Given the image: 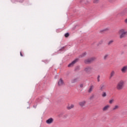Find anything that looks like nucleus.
<instances>
[{
	"mask_svg": "<svg viewBox=\"0 0 127 127\" xmlns=\"http://www.w3.org/2000/svg\"><path fill=\"white\" fill-rule=\"evenodd\" d=\"M108 57H109V55H106L104 57V59H105V60H106V59H107Z\"/></svg>",
	"mask_w": 127,
	"mask_h": 127,
	"instance_id": "5701e85b",
	"label": "nucleus"
},
{
	"mask_svg": "<svg viewBox=\"0 0 127 127\" xmlns=\"http://www.w3.org/2000/svg\"><path fill=\"white\" fill-rule=\"evenodd\" d=\"M124 86H125V81H124V80H121L117 84L116 88L117 90H118L119 91H121V90H123V89H124Z\"/></svg>",
	"mask_w": 127,
	"mask_h": 127,
	"instance_id": "f03ea898",
	"label": "nucleus"
},
{
	"mask_svg": "<svg viewBox=\"0 0 127 127\" xmlns=\"http://www.w3.org/2000/svg\"><path fill=\"white\" fill-rule=\"evenodd\" d=\"M115 74H116V72H115L114 70H112L110 73V79H111V78H113V77L115 76Z\"/></svg>",
	"mask_w": 127,
	"mask_h": 127,
	"instance_id": "ddd939ff",
	"label": "nucleus"
},
{
	"mask_svg": "<svg viewBox=\"0 0 127 127\" xmlns=\"http://www.w3.org/2000/svg\"><path fill=\"white\" fill-rule=\"evenodd\" d=\"M20 56H21L22 57L23 56V55H22V54L21 53V52L20 53Z\"/></svg>",
	"mask_w": 127,
	"mask_h": 127,
	"instance_id": "cd10ccee",
	"label": "nucleus"
},
{
	"mask_svg": "<svg viewBox=\"0 0 127 127\" xmlns=\"http://www.w3.org/2000/svg\"><path fill=\"white\" fill-rule=\"evenodd\" d=\"M111 106H110L109 105H107L103 107V108L102 109V111H103V112H106L108 111V110H109Z\"/></svg>",
	"mask_w": 127,
	"mask_h": 127,
	"instance_id": "0eeeda50",
	"label": "nucleus"
},
{
	"mask_svg": "<svg viewBox=\"0 0 127 127\" xmlns=\"http://www.w3.org/2000/svg\"><path fill=\"white\" fill-rule=\"evenodd\" d=\"M113 43H114V40H110L109 41L108 45H111V44H113Z\"/></svg>",
	"mask_w": 127,
	"mask_h": 127,
	"instance_id": "6ab92c4d",
	"label": "nucleus"
},
{
	"mask_svg": "<svg viewBox=\"0 0 127 127\" xmlns=\"http://www.w3.org/2000/svg\"><path fill=\"white\" fill-rule=\"evenodd\" d=\"M83 87H84V85H83V84H81L80 85V88H83Z\"/></svg>",
	"mask_w": 127,
	"mask_h": 127,
	"instance_id": "a878e982",
	"label": "nucleus"
},
{
	"mask_svg": "<svg viewBox=\"0 0 127 127\" xmlns=\"http://www.w3.org/2000/svg\"><path fill=\"white\" fill-rule=\"evenodd\" d=\"M102 97H103V98L107 97V93L106 92H103L102 94Z\"/></svg>",
	"mask_w": 127,
	"mask_h": 127,
	"instance_id": "f3484780",
	"label": "nucleus"
},
{
	"mask_svg": "<svg viewBox=\"0 0 127 127\" xmlns=\"http://www.w3.org/2000/svg\"><path fill=\"white\" fill-rule=\"evenodd\" d=\"M118 34L120 39H123V38H125L126 36L127 35V31H126V29L122 28L119 30Z\"/></svg>",
	"mask_w": 127,
	"mask_h": 127,
	"instance_id": "f257e3e1",
	"label": "nucleus"
},
{
	"mask_svg": "<svg viewBox=\"0 0 127 127\" xmlns=\"http://www.w3.org/2000/svg\"><path fill=\"white\" fill-rule=\"evenodd\" d=\"M95 59H96L95 58H91L90 59L85 60L84 61V63L86 64H89V63H91V62H93V61H94V60H95Z\"/></svg>",
	"mask_w": 127,
	"mask_h": 127,
	"instance_id": "39448f33",
	"label": "nucleus"
},
{
	"mask_svg": "<svg viewBox=\"0 0 127 127\" xmlns=\"http://www.w3.org/2000/svg\"><path fill=\"white\" fill-rule=\"evenodd\" d=\"M92 70H93V67H92V66H86L84 68L85 72L88 73H90Z\"/></svg>",
	"mask_w": 127,
	"mask_h": 127,
	"instance_id": "7ed1b4c3",
	"label": "nucleus"
},
{
	"mask_svg": "<svg viewBox=\"0 0 127 127\" xmlns=\"http://www.w3.org/2000/svg\"><path fill=\"white\" fill-rule=\"evenodd\" d=\"M119 109H120V106H119V105H115L113 108V111H116V110H119Z\"/></svg>",
	"mask_w": 127,
	"mask_h": 127,
	"instance_id": "2eb2a0df",
	"label": "nucleus"
},
{
	"mask_svg": "<svg viewBox=\"0 0 127 127\" xmlns=\"http://www.w3.org/2000/svg\"><path fill=\"white\" fill-rule=\"evenodd\" d=\"M109 1L110 3H114L116 1V0H109Z\"/></svg>",
	"mask_w": 127,
	"mask_h": 127,
	"instance_id": "412c9836",
	"label": "nucleus"
},
{
	"mask_svg": "<svg viewBox=\"0 0 127 127\" xmlns=\"http://www.w3.org/2000/svg\"><path fill=\"white\" fill-rule=\"evenodd\" d=\"M77 61H78V60H75L74 61L72 62L71 63L69 64L68 65V67H73V66L74 65V64H75V63H76V62H77Z\"/></svg>",
	"mask_w": 127,
	"mask_h": 127,
	"instance_id": "1a4fd4ad",
	"label": "nucleus"
},
{
	"mask_svg": "<svg viewBox=\"0 0 127 127\" xmlns=\"http://www.w3.org/2000/svg\"><path fill=\"white\" fill-rule=\"evenodd\" d=\"M99 1H100V0H94L93 3H98Z\"/></svg>",
	"mask_w": 127,
	"mask_h": 127,
	"instance_id": "4be33fe9",
	"label": "nucleus"
},
{
	"mask_svg": "<svg viewBox=\"0 0 127 127\" xmlns=\"http://www.w3.org/2000/svg\"><path fill=\"white\" fill-rule=\"evenodd\" d=\"M86 104H87V101L86 100H83L78 103L79 106L80 107H81V108H83V107H85Z\"/></svg>",
	"mask_w": 127,
	"mask_h": 127,
	"instance_id": "20e7f679",
	"label": "nucleus"
},
{
	"mask_svg": "<svg viewBox=\"0 0 127 127\" xmlns=\"http://www.w3.org/2000/svg\"><path fill=\"white\" fill-rule=\"evenodd\" d=\"M100 42H101V43H103V41H101Z\"/></svg>",
	"mask_w": 127,
	"mask_h": 127,
	"instance_id": "c85d7f7f",
	"label": "nucleus"
},
{
	"mask_svg": "<svg viewBox=\"0 0 127 127\" xmlns=\"http://www.w3.org/2000/svg\"><path fill=\"white\" fill-rule=\"evenodd\" d=\"M58 85L59 86H63V85H64V81H63V80L61 78L59 82H58Z\"/></svg>",
	"mask_w": 127,
	"mask_h": 127,
	"instance_id": "9d476101",
	"label": "nucleus"
},
{
	"mask_svg": "<svg viewBox=\"0 0 127 127\" xmlns=\"http://www.w3.org/2000/svg\"><path fill=\"white\" fill-rule=\"evenodd\" d=\"M95 98V94H92L89 97V100H93Z\"/></svg>",
	"mask_w": 127,
	"mask_h": 127,
	"instance_id": "dca6fc26",
	"label": "nucleus"
},
{
	"mask_svg": "<svg viewBox=\"0 0 127 127\" xmlns=\"http://www.w3.org/2000/svg\"><path fill=\"white\" fill-rule=\"evenodd\" d=\"M124 22H125L127 24V18H126V19L124 20Z\"/></svg>",
	"mask_w": 127,
	"mask_h": 127,
	"instance_id": "bb28decb",
	"label": "nucleus"
},
{
	"mask_svg": "<svg viewBox=\"0 0 127 127\" xmlns=\"http://www.w3.org/2000/svg\"><path fill=\"white\" fill-rule=\"evenodd\" d=\"M114 102H115V100L114 99H110L109 100V104H110V105H112V104H113V103H114Z\"/></svg>",
	"mask_w": 127,
	"mask_h": 127,
	"instance_id": "a211bd4d",
	"label": "nucleus"
},
{
	"mask_svg": "<svg viewBox=\"0 0 127 127\" xmlns=\"http://www.w3.org/2000/svg\"><path fill=\"white\" fill-rule=\"evenodd\" d=\"M121 70L122 73H123V74H125V73H127V65H125V66L122 67Z\"/></svg>",
	"mask_w": 127,
	"mask_h": 127,
	"instance_id": "423d86ee",
	"label": "nucleus"
},
{
	"mask_svg": "<svg viewBox=\"0 0 127 127\" xmlns=\"http://www.w3.org/2000/svg\"><path fill=\"white\" fill-rule=\"evenodd\" d=\"M74 106L73 104H70V105H68L67 106V110H71V109H73L74 108Z\"/></svg>",
	"mask_w": 127,
	"mask_h": 127,
	"instance_id": "4468645a",
	"label": "nucleus"
},
{
	"mask_svg": "<svg viewBox=\"0 0 127 127\" xmlns=\"http://www.w3.org/2000/svg\"><path fill=\"white\" fill-rule=\"evenodd\" d=\"M65 37H68L69 36V33H66L64 35Z\"/></svg>",
	"mask_w": 127,
	"mask_h": 127,
	"instance_id": "393cba45",
	"label": "nucleus"
},
{
	"mask_svg": "<svg viewBox=\"0 0 127 127\" xmlns=\"http://www.w3.org/2000/svg\"><path fill=\"white\" fill-rule=\"evenodd\" d=\"M93 90H94V86L93 85L90 86L88 90V93H92Z\"/></svg>",
	"mask_w": 127,
	"mask_h": 127,
	"instance_id": "9b49d317",
	"label": "nucleus"
},
{
	"mask_svg": "<svg viewBox=\"0 0 127 127\" xmlns=\"http://www.w3.org/2000/svg\"><path fill=\"white\" fill-rule=\"evenodd\" d=\"M100 75H98V76H97V82H100Z\"/></svg>",
	"mask_w": 127,
	"mask_h": 127,
	"instance_id": "b1692460",
	"label": "nucleus"
},
{
	"mask_svg": "<svg viewBox=\"0 0 127 127\" xmlns=\"http://www.w3.org/2000/svg\"><path fill=\"white\" fill-rule=\"evenodd\" d=\"M100 91H104V90H106V85L105 84H102L100 86Z\"/></svg>",
	"mask_w": 127,
	"mask_h": 127,
	"instance_id": "f8f14e48",
	"label": "nucleus"
},
{
	"mask_svg": "<svg viewBox=\"0 0 127 127\" xmlns=\"http://www.w3.org/2000/svg\"><path fill=\"white\" fill-rule=\"evenodd\" d=\"M86 55H87V53H83L81 55V57H84L86 56Z\"/></svg>",
	"mask_w": 127,
	"mask_h": 127,
	"instance_id": "aec40b11",
	"label": "nucleus"
},
{
	"mask_svg": "<svg viewBox=\"0 0 127 127\" xmlns=\"http://www.w3.org/2000/svg\"><path fill=\"white\" fill-rule=\"evenodd\" d=\"M54 121V120H53V118H50L46 121V123L48 124V125H50L53 123Z\"/></svg>",
	"mask_w": 127,
	"mask_h": 127,
	"instance_id": "6e6552de",
	"label": "nucleus"
}]
</instances>
